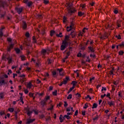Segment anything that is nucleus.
<instances>
[{
	"mask_svg": "<svg viewBox=\"0 0 124 124\" xmlns=\"http://www.w3.org/2000/svg\"><path fill=\"white\" fill-rule=\"evenodd\" d=\"M19 112H20V109L16 108H15V114H18V113H19Z\"/></svg>",
	"mask_w": 124,
	"mask_h": 124,
	"instance_id": "4468645a",
	"label": "nucleus"
},
{
	"mask_svg": "<svg viewBox=\"0 0 124 124\" xmlns=\"http://www.w3.org/2000/svg\"><path fill=\"white\" fill-rule=\"evenodd\" d=\"M124 53L123 51H120L119 52V54L120 56H123V55H124Z\"/></svg>",
	"mask_w": 124,
	"mask_h": 124,
	"instance_id": "37998d69",
	"label": "nucleus"
},
{
	"mask_svg": "<svg viewBox=\"0 0 124 124\" xmlns=\"http://www.w3.org/2000/svg\"><path fill=\"white\" fill-rule=\"evenodd\" d=\"M62 33L60 32V33H59V34H57L56 35V36H57V37H62Z\"/></svg>",
	"mask_w": 124,
	"mask_h": 124,
	"instance_id": "72a5a7b5",
	"label": "nucleus"
},
{
	"mask_svg": "<svg viewBox=\"0 0 124 124\" xmlns=\"http://www.w3.org/2000/svg\"><path fill=\"white\" fill-rule=\"evenodd\" d=\"M106 90H107L106 88L103 87H102V90H101V91H102V92H103V91H106Z\"/></svg>",
	"mask_w": 124,
	"mask_h": 124,
	"instance_id": "13d9d810",
	"label": "nucleus"
},
{
	"mask_svg": "<svg viewBox=\"0 0 124 124\" xmlns=\"http://www.w3.org/2000/svg\"><path fill=\"white\" fill-rule=\"evenodd\" d=\"M115 102L113 101H108V104L109 105V106H112L114 105Z\"/></svg>",
	"mask_w": 124,
	"mask_h": 124,
	"instance_id": "9d476101",
	"label": "nucleus"
},
{
	"mask_svg": "<svg viewBox=\"0 0 124 124\" xmlns=\"http://www.w3.org/2000/svg\"><path fill=\"white\" fill-rule=\"evenodd\" d=\"M32 40H33L34 43H36V39H35V36L32 37Z\"/></svg>",
	"mask_w": 124,
	"mask_h": 124,
	"instance_id": "ea45409f",
	"label": "nucleus"
},
{
	"mask_svg": "<svg viewBox=\"0 0 124 124\" xmlns=\"http://www.w3.org/2000/svg\"><path fill=\"white\" fill-rule=\"evenodd\" d=\"M44 3H45V4H47L49 3V1H48V0H44Z\"/></svg>",
	"mask_w": 124,
	"mask_h": 124,
	"instance_id": "c03bdc74",
	"label": "nucleus"
},
{
	"mask_svg": "<svg viewBox=\"0 0 124 124\" xmlns=\"http://www.w3.org/2000/svg\"><path fill=\"white\" fill-rule=\"evenodd\" d=\"M59 119L60 120L61 123H62V114L60 115V117Z\"/></svg>",
	"mask_w": 124,
	"mask_h": 124,
	"instance_id": "a18cd8bd",
	"label": "nucleus"
},
{
	"mask_svg": "<svg viewBox=\"0 0 124 124\" xmlns=\"http://www.w3.org/2000/svg\"><path fill=\"white\" fill-rule=\"evenodd\" d=\"M65 22H66V17L63 16V23H65Z\"/></svg>",
	"mask_w": 124,
	"mask_h": 124,
	"instance_id": "864d4df0",
	"label": "nucleus"
},
{
	"mask_svg": "<svg viewBox=\"0 0 124 124\" xmlns=\"http://www.w3.org/2000/svg\"><path fill=\"white\" fill-rule=\"evenodd\" d=\"M98 120V117H95L94 118H93V121H97Z\"/></svg>",
	"mask_w": 124,
	"mask_h": 124,
	"instance_id": "4d7b16f0",
	"label": "nucleus"
},
{
	"mask_svg": "<svg viewBox=\"0 0 124 124\" xmlns=\"http://www.w3.org/2000/svg\"><path fill=\"white\" fill-rule=\"evenodd\" d=\"M49 99H50V96H46L45 97L44 100L46 102Z\"/></svg>",
	"mask_w": 124,
	"mask_h": 124,
	"instance_id": "c85d7f7f",
	"label": "nucleus"
},
{
	"mask_svg": "<svg viewBox=\"0 0 124 124\" xmlns=\"http://www.w3.org/2000/svg\"><path fill=\"white\" fill-rule=\"evenodd\" d=\"M27 5L29 6V7H31V5H32V2L31 1H29L27 3Z\"/></svg>",
	"mask_w": 124,
	"mask_h": 124,
	"instance_id": "5701e85b",
	"label": "nucleus"
},
{
	"mask_svg": "<svg viewBox=\"0 0 124 124\" xmlns=\"http://www.w3.org/2000/svg\"><path fill=\"white\" fill-rule=\"evenodd\" d=\"M68 56H69V53L67 52V56L65 57L64 59L63 60V62H65V60L68 58Z\"/></svg>",
	"mask_w": 124,
	"mask_h": 124,
	"instance_id": "bb28decb",
	"label": "nucleus"
},
{
	"mask_svg": "<svg viewBox=\"0 0 124 124\" xmlns=\"http://www.w3.org/2000/svg\"><path fill=\"white\" fill-rule=\"evenodd\" d=\"M78 16H83V15H84V13H82L81 12H79L78 13Z\"/></svg>",
	"mask_w": 124,
	"mask_h": 124,
	"instance_id": "58836bf2",
	"label": "nucleus"
},
{
	"mask_svg": "<svg viewBox=\"0 0 124 124\" xmlns=\"http://www.w3.org/2000/svg\"><path fill=\"white\" fill-rule=\"evenodd\" d=\"M85 30H88V28H84V29L82 30L83 32H85Z\"/></svg>",
	"mask_w": 124,
	"mask_h": 124,
	"instance_id": "338daca9",
	"label": "nucleus"
},
{
	"mask_svg": "<svg viewBox=\"0 0 124 124\" xmlns=\"http://www.w3.org/2000/svg\"><path fill=\"white\" fill-rule=\"evenodd\" d=\"M95 78L94 77H93L92 78H90V82H92V81H93Z\"/></svg>",
	"mask_w": 124,
	"mask_h": 124,
	"instance_id": "de8ad7c7",
	"label": "nucleus"
},
{
	"mask_svg": "<svg viewBox=\"0 0 124 124\" xmlns=\"http://www.w3.org/2000/svg\"><path fill=\"white\" fill-rule=\"evenodd\" d=\"M72 84H73V87L75 88V86H76V84H77V81H73Z\"/></svg>",
	"mask_w": 124,
	"mask_h": 124,
	"instance_id": "a878e982",
	"label": "nucleus"
},
{
	"mask_svg": "<svg viewBox=\"0 0 124 124\" xmlns=\"http://www.w3.org/2000/svg\"><path fill=\"white\" fill-rule=\"evenodd\" d=\"M29 96L30 97H33V93H29Z\"/></svg>",
	"mask_w": 124,
	"mask_h": 124,
	"instance_id": "8fccbe9b",
	"label": "nucleus"
},
{
	"mask_svg": "<svg viewBox=\"0 0 124 124\" xmlns=\"http://www.w3.org/2000/svg\"><path fill=\"white\" fill-rule=\"evenodd\" d=\"M73 90H74V87H72V88H70L69 91L68 92V93H69L71 92H72Z\"/></svg>",
	"mask_w": 124,
	"mask_h": 124,
	"instance_id": "c9c22d12",
	"label": "nucleus"
},
{
	"mask_svg": "<svg viewBox=\"0 0 124 124\" xmlns=\"http://www.w3.org/2000/svg\"><path fill=\"white\" fill-rule=\"evenodd\" d=\"M68 41H69V35H66L64 41H62L63 50L68 46Z\"/></svg>",
	"mask_w": 124,
	"mask_h": 124,
	"instance_id": "f03ea898",
	"label": "nucleus"
},
{
	"mask_svg": "<svg viewBox=\"0 0 124 124\" xmlns=\"http://www.w3.org/2000/svg\"><path fill=\"white\" fill-rule=\"evenodd\" d=\"M53 108H54V106H53V105H51L50 106V108H47V110L49 111V110H53Z\"/></svg>",
	"mask_w": 124,
	"mask_h": 124,
	"instance_id": "f704fd0d",
	"label": "nucleus"
},
{
	"mask_svg": "<svg viewBox=\"0 0 124 124\" xmlns=\"http://www.w3.org/2000/svg\"><path fill=\"white\" fill-rule=\"evenodd\" d=\"M105 96H106V94H104V95H101V97L102 98H104V97H105Z\"/></svg>",
	"mask_w": 124,
	"mask_h": 124,
	"instance_id": "052dcab7",
	"label": "nucleus"
},
{
	"mask_svg": "<svg viewBox=\"0 0 124 124\" xmlns=\"http://www.w3.org/2000/svg\"><path fill=\"white\" fill-rule=\"evenodd\" d=\"M88 107H89V106H88V103H86L84 105V106L83 107V108L84 109H87V108H88Z\"/></svg>",
	"mask_w": 124,
	"mask_h": 124,
	"instance_id": "79ce46f5",
	"label": "nucleus"
},
{
	"mask_svg": "<svg viewBox=\"0 0 124 124\" xmlns=\"http://www.w3.org/2000/svg\"><path fill=\"white\" fill-rule=\"evenodd\" d=\"M7 60H8V63L10 64L11 63V62H12V57H8L7 58Z\"/></svg>",
	"mask_w": 124,
	"mask_h": 124,
	"instance_id": "f8f14e48",
	"label": "nucleus"
},
{
	"mask_svg": "<svg viewBox=\"0 0 124 124\" xmlns=\"http://www.w3.org/2000/svg\"><path fill=\"white\" fill-rule=\"evenodd\" d=\"M14 46V44H12L10 45V46L8 47L7 51L9 52V51H11V49H13V47Z\"/></svg>",
	"mask_w": 124,
	"mask_h": 124,
	"instance_id": "6e6552de",
	"label": "nucleus"
},
{
	"mask_svg": "<svg viewBox=\"0 0 124 124\" xmlns=\"http://www.w3.org/2000/svg\"><path fill=\"white\" fill-rule=\"evenodd\" d=\"M47 62L48 64H51V63H52V60H51L50 59H48L47 60Z\"/></svg>",
	"mask_w": 124,
	"mask_h": 124,
	"instance_id": "09e8293b",
	"label": "nucleus"
},
{
	"mask_svg": "<svg viewBox=\"0 0 124 124\" xmlns=\"http://www.w3.org/2000/svg\"><path fill=\"white\" fill-rule=\"evenodd\" d=\"M32 114V111L28 110L27 111V115L30 117L31 115Z\"/></svg>",
	"mask_w": 124,
	"mask_h": 124,
	"instance_id": "393cba45",
	"label": "nucleus"
},
{
	"mask_svg": "<svg viewBox=\"0 0 124 124\" xmlns=\"http://www.w3.org/2000/svg\"><path fill=\"white\" fill-rule=\"evenodd\" d=\"M8 111H9V112L11 113H13V112L14 111V108H8Z\"/></svg>",
	"mask_w": 124,
	"mask_h": 124,
	"instance_id": "4be33fe9",
	"label": "nucleus"
},
{
	"mask_svg": "<svg viewBox=\"0 0 124 124\" xmlns=\"http://www.w3.org/2000/svg\"><path fill=\"white\" fill-rule=\"evenodd\" d=\"M65 118L67 120H69V119H70V116H69V115H65L64 116V117H62L63 120H64V119H65Z\"/></svg>",
	"mask_w": 124,
	"mask_h": 124,
	"instance_id": "2eb2a0df",
	"label": "nucleus"
},
{
	"mask_svg": "<svg viewBox=\"0 0 124 124\" xmlns=\"http://www.w3.org/2000/svg\"><path fill=\"white\" fill-rule=\"evenodd\" d=\"M46 50L45 49H43L42 50V53L43 55V56H45V55L46 54Z\"/></svg>",
	"mask_w": 124,
	"mask_h": 124,
	"instance_id": "473e14b6",
	"label": "nucleus"
},
{
	"mask_svg": "<svg viewBox=\"0 0 124 124\" xmlns=\"http://www.w3.org/2000/svg\"><path fill=\"white\" fill-rule=\"evenodd\" d=\"M20 57L21 58V61H26V57H25V56L21 55Z\"/></svg>",
	"mask_w": 124,
	"mask_h": 124,
	"instance_id": "6ab92c4d",
	"label": "nucleus"
},
{
	"mask_svg": "<svg viewBox=\"0 0 124 124\" xmlns=\"http://www.w3.org/2000/svg\"><path fill=\"white\" fill-rule=\"evenodd\" d=\"M4 97V94L3 93H0V98L2 99Z\"/></svg>",
	"mask_w": 124,
	"mask_h": 124,
	"instance_id": "7c9ffc66",
	"label": "nucleus"
},
{
	"mask_svg": "<svg viewBox=\"0 0 124 124\" xmlns=\"http://www.w3.org/2000/svg\"><path fill=\"white\" fill-rule=\"evenodd\" d=\"M72 98V94H70L67 97V99H71Z\"/></svg>",
	"mask_w": 124,
	"mask_h": 124,
	"instance_id": "4c0bfd02",
	"label": "nucleus"
},
{
	"mask_svg": "<svg viewBox=\"0 0 124 124\" xmlns=\"http://www.w3.org/2000/svg\"><path fill=\"white\" fill-rule=\"evenodd\" d=\"M116 37L118 38V39H121L122 38L121 37V35H118V36H116Z\"/></svg>",
	"mask_w": 124,
	"mask_h": 124,
	"instance_id": "6e6d98bb",
	"label": "nucleus"
},
{
	"mask_svg": "<svg viewBox=\"0 0 124 124\" xmlns=\"http://www.w3.org/2000/svg\"><path fill=\"white\" fill-rule=\"evenodd\" d=\"M68 106V104H67V102H66V101H64V107H67Z\"/></svg>",
	"mask_w": 124,
	"mask_h": 124,
	"instance_id": "a19ab883",
	"label": "nucleus"
},
{
	"mask_svg": "<svg viewBox=\"0 0 124 124\" xmlns=\"http://www.w3.org/2000/svg\"><path fill=\"white\" fill-rule=\"evenodd\" d=\"M72 27H74V23H73V22H71V25L70 26V28H72Z\"/></svg>",
	"mask_w": 124,
	"mask_h": 124,
	"instance_id": "bf43d9fd",
	"label": "nucleus"
},
{
	"mask_svg": "<svg viewBox=\"0 0 124 124\" xmlns=\"http://www.w3.org/2000/svg\"><path fill=\"white\" fill-rule=\"evenodd\" d=\"M53 95H57L58 94V91L55 90L54 92H52Z\"/></svg>",
	"mask_w": 124,
	"mask_h": 124,
	"instance_id": "b1692460",
	"label": "nucleus"
},
{
	"mask_svg": "<svg viewBox=\"0 0 124 124\" xmlns=\"http://www.w3.org/2000/svg\"><path fill=\"white\" fill-rule=\"evenodd\" d=\"M36 64L37 66H39V65H40V62H36Z\"/></svg>",
	"mask_w": 124,
	"mask_h": 124,
	"instance_id": "774afa93",
	"label": "nucleus"
},
{
	"mask_svg": "<svg viewBox=\"0 0 124 124\" xmlns=\"http://www.w3.org/2000/svg\"><path fill=\"white\" fill-rule=\"evenodd\" d=\"M34 80H31L29 83H27L26 88L31 90L32 87H34L33 85H32V83H34Z\"/></svg>",
	"mask_w": 124,
	"mask_h": 124,
	"instance_id": "20e7f679",
	"label": "nucleus"
},
{
	"mask_svg": "<svg viewBox=\"0 0 124 124\" xmlns=\"http://www.w3.org/2000/svg\"><path fill=\"white\" fill-rule=\"evenodd\" d=\"M70 35H71L72 38H74V37H75V35H76L75 31H72L70 33Z\"/></svg>",
	"mask_w": 124,
	"mask_h": 124,
	"instance_id": "1a4fd4ad",
	"label": "nucleus"
},
{
	"mask_svg": "<svg viewBox=\"0 0 124 124\" xmlns=\"http://www.w3.org/2000/svg\"><path fill=\"white\" fill-rule=\"evenodd\" d=\"M38 95H39V96H42V95H43V93H37Z\"/></svg>",
	"mask_w": 124,
	"mask_h": 124,
	"instance_id": "69168bd1",
	"label": "nucleus"
},
{
	"mask_svg": "<svg viewBox=\"0 0 124 124\" xmlns=\"http://www.w3.org/2000/svg\"><path fill=\"white\" fill-rule=\"evenodd\" d=\"M41 83V81L39 80V79H37V84H40Z\"/></svg>",
	"mask_w": 124,
	"mask_h": 124,
	"instance_id": "e2e57ef3",
	"label": "nucleus"
},
{
	"mask_svg": "<svg viewBox=\"0 0 124 124\" xmlns=\"http://www.w3.org/2000/svg\"><path fill=\"white\" fill-rule=\"evenodd\" d=\"M35 121V119H28L27 122H26V124H31V123H33V122H34Z\"/></svg>",
	"mask_w": 124,
	"mask_h": 124,
	"instance_id": "0eeeda50",
	"label": "nucleus"
},
{
	"mask_svg": "<svg viewBox=\"0 0 124 124\" xmlns=\"http://www.w3.org/2000/svg\"><path fill=\"white\" fill-rule=\"evenodd\" d=\"M66 29H67V31H71L72 30V28L70 27H67Z\"/></svg>",
	"mask_w": 124,
	"mask_h": 124,
	"instance_id": "e433bc0d",
	"label": "nucleus"
},
{
	"mask_svg": "<svg viewBox=\"0 0 124 124\" xmlns=\"http://www.w3.org/2000/svg\"><path fill=\"white\" fill-rule=\"evenodd\" d=\"M18 78H19V81L21 84H23L24 82L27 81V78H26V75H25V74H19Z\"/></svg>",
	"mask_w": 124,
	"mask_h": 124,
	"instance_id": "7ed1b4c3",
	"label": "nucleus"
},
{
	"mask_svg": "<svg viewBox=\"0 0 124 124\" xmlns=\"http://www.w3.org/2000/svg\"><path fill=\"white\" fill-rule=\"evenodd\" d=\"M58 71L61 76H62V68L58 69Z\"/></svg>",
	"mask_w": 124,
	"mask_h": 124,
	"instance_id": "9b49d317",
	"label": "nucleus"
},
{
	"mask_svg": "<svg viewBox=\"0 0 124 124\" xmlns=\"http://www.w3.org/2000/svg\"><path fill=\"white\" fill-rule=\"evenodd\" d=\"M88 49L91 51V52H94V50L93 49V48L92 46H88Z\"/></svg>",
	"mask_w": 124,
	"mask_h": 124,
	"instance_id": "2f4dec72",
	"label": "nucleus"
},
{
	"mask_svg": "<svg viewBox=\"0 0 124 124\" xmlns=\"http://www.w3.org/2000/svg\"><path fill=\"white\" fill-rule=\"evenodd\" d=\"M114 68H112V69L110 70V75H113V72L114 71Z\"/></svg>",
	"mask_w": 124,
	"mask_h": 124,
	"instance_id": "49530a36",
	"label": "nucleus"
},
{
	"mask_svg": "<svg viewBox=\"0 0 124 124\" xmlns=\"http://www.w3.org/2000/svg\"><path fill=\"white\" fill-rule=\"evenodd\" d=\"M5 4H6V3L5 2H3V1L0 2V6L2 7H4V5H5Z\"/></svg>",
	"mask_w": 124,
	"mask_h": 124,
	"instance_id": "a211bd4d",
	"label": "nucleus"
},
{
	"mask_svg": "<svg viewBox=\"0 0 124 124\" xmlns=\"http://www.w3.org/2000/svg\"><path fill=\"white\" fill-rule=\"evenodd\" d=\"M77 115H78V110H77L75 113V116H77Z\"/></svg>",
	"mask_w": 124,
	"mask_h": 124,
	"instance_id": "0e129e2a",
	"label": "nucleus"
},
{
	"mask_svg": "<svg viewBox=\"0 0 124 124\" xmlns=\"http://www.w3.org/2000/svg\"><path fill=\"white\" fill-rule=\"evenodd\" d=\"M0 84L1 85H5V84H6V82H5V81H4V80L2 79V80H0Z\"/></svg>",
	"mask_w": 124,
	"mask_h": 124,
	"instance_id": "ddd939ff",
	"label": "nucleus"
},
{
	"mask_svg": "<svg viewBox=\"0 0 124 124\" xmlns=\"http://www.w3.org/2000/svg\"><path fill=\"white\" fill-rule=\"evenodd\" d=\"M55 34V31L54 30H51L50 31V36H53Z\"/></svg>",
	"mask_w": 124,
	"mask_h": 124,
	"instance_id": "cd10ccee",
	"label": "nucleus"
},
{
	"mask_svg": "<svg viewBox=\"0 0 124 124\" xmlns=\"http://www.w3.org/2000/svg\"><path fill=\"white\" fill-rule=\"evenodd\" d=\"M23 29L24 30H26V29H27V23H26V22H23Z\"/></svg>",
	"mask_w": 124,
	"mask_h": 124,
	"instance_id": "aec40b11",
	"label": "nucleus"
},
{
	"mask_svg": "<svg viewBox=\"0 0 124 124\" xmlns=\"http://www.w3.org/2000/svg\"><path fill=\"white\" fill-rule=\"evenodd\" d=\"M94 108H97V104L94 103L92 107V109H94Z\"/></svg>",
	"mask_w": 124,
	"mask_h": 124,
	"instance_id": "c756f323",
	"label": "nucleus"
},
{
	"mask_svg": "<svg viewBox=\"0 0 124 124\" xmlns=\"http://www.w3.org/2000/svg\"><path fill=\"white\" fill-rule=\"evenodd\" d=\"M119 46H120V47H123L124 46V42H123L121 44H120L119 45Z\"/></svg>",
	"mask_w": 124,
	"mask_h": 124,
	"instance_id": "3c124183",
	"label": "nucleus"
},
{
	"mask_svg": "<svg viewBox=\"0 0 124 124\" xmlns=\"http://www.w3.org/2000/svg\"><path fill=\"white\" fill-rule=\"evenodd\" d=\"M41 104L43 107L45 106V105H46V101H45L44 100V101H42Z\"/></svg>",
	"mask_w": 124,
	"mask_h": 124,
	"instance_id": "f3484780",
	"label": "nucleus"
},
{
	"mask_svg": "<svg viewBox=\"0 0 124 124\" xmlns=\"http://www.w3.org/2000/svg\"><path fill=\"white\" fill-rule=\"evenodd\" d=\"M15 51H16V54H19V53H20V49H19V48H16L15 49Z\"/></svg>",
	"mask_w": 124,
	"mask_h": 124,
	"instance_id": "412c9836",
	"label": "nucleus"
},
{
	"mask_svg": "<svg viewBox=\"0 0 124 124\" xmlns=\"http://www.w3.org/2000/svg\"><path fill=\"white\" fill-rule=\"evenodd\" d=\"M66 7L68 9V14H69V15H72L77 11L76 10H75V8L73 7V6H72V4H67Z\"/></svg>",
	"mask_w": 124,
	"mask_h": 124,
	"instance_id": "f257e3e1",
	"label": "nucleus"
},
{
	"mask_svg": "<svg viewBox=\"0 0 124 124\" xmlns=\"http://www.w3.org/2000/svg\"><path fill=\"white\" fill-rule=\"evenodd\" d=\"M52 75L54 77H57V72L56 71H53L52 72Z\"/></svg>",
	"mask_w": 124,
	"mask_h": 124,
	"instance_id": "dca6fc26",
	"label": "nucleus"
},
{
	"mask_svg": "<svg viewBox=\"0 0 124 124\" xmlns=\"http://www.w3.org/2000/svg\"><path fill=\"white\" fill-rule=\"evenodd\" d=\"M68 81H70V78H69V77H66V78L63 80L62 84H63L64 85H66Z\"/></svg>",
	"mask_w": 124,
	"mask_h": 124,
	"instance_id": "39448f33",
	"label": "nucleus"
},
{
	"mask_svg": "<svg viewBox=\"0 0 124 124\" xmlns=\"http://www.w3.org/2000/svg\"><path fill=\"white\" fill-rule=\"evenodd\" d=\"M24 93L26 94L28 93H29V90H28V89H25L24 90Z\"/></svg>",
	"mask_w": 124,
	"mask_h": 124,
	"instance_id": "5fc2aeb1",
	"label": "nucleus"
},
{
	"mask_svg": "<svg viewBox=\"0 0 124 124\" xmlns=\"http://www.w3.org/2000/svg\"><path fill=\"white\" fill-rule=\"evenodd\" d=\"M26 37H30V33L29 32H26L25 34Z\"/></svg>",
	"mask_w": 124,
	"mask_h": 124,
	"instance_id": "603ef678",
	"label": "nucleus"
},
{
	"mask_svg": "<svg viewBox=\"0 0 124 124\" xmlns=\"http://www.w3.org/2000/svg\"><path fill=\"white\" fill-rule=\"evenodd\" d=\"M16 9L18 14H20L21 13H22V12L23 11V8H22V7L16 8Z\"/></svg>",
	"mask_w": 124,
	"mask_h": 124,
	"instance_id": "423d86ee",
	"label": "nucleus"
},
{
	"mask_svg": "<svg viewBox=\"0 0 124 124\" xmlns=\"http://www.w3.org/2000/svg\"><path fill=\"white\" fill-rule=\"evenodd\" d=\"M66 111L67 112H70V108H66Z\"/></svg>",
	"mask_w": 124,
	"mask_h": 124,
	"instance_id": "680f3d73",
	"label": "nucleus"
}]
</instances>
